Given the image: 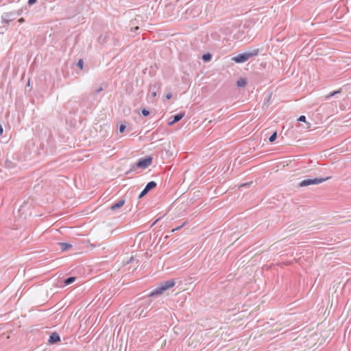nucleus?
I'll list each match as a JSON object with an SVG mask.
<instances>
[{
  "mask_svg": "<svg viewBox=\"0 0 351 351\" xmlns=\"http://www.w3.org/2000/svg\"><path fill=\"white\" fill-rule=\"evenodd\" d=\"M176 282L175 280L171 279L165 282H161L158 287L152 290L149 295L150 297L155 296L157 295L162 294L166 290L169 289L174 287Z\"/></svg>",
  "mask_w": 351,
  "mask_h": 351,
  "instance_id": "f257e3e1",
  "label": "nucleus"
},
{
  "mask_svg": "<svg viewBox=\"0 0 351 351\" xmlns=\"http://www.w3.org/2000/svg\"><path fill=\"white\" fill-rule=\"evenodd\" d=\"M259 50L258 49H254L251 52L239 54L234 56L232 60L236 63H242L247 61L250 58L256 56L258 54Z\"/></svg>",
  "mask_w": 351,
  "mask_h": 351,
  "instance_id": "f03ea898",
  "label": "nucleus"
},
{
  "mask_svg": "<svg viewBox=\"0 0 351 351\" xmlns=\"http://www.w3.org/2000/svg\"><path fill=\"white\" fill-rule=\"evenodd\" d=\"M328 178L306 179L300 183V186H306L311 184H317L326 181Z\"/></svg>",
  "mask_w": 351,
  "mask_h": 351,
  "instance_id": "7ed1b4c3",
  "label": "nucleus"
},
{
  "mask_svg": "<svg viewBox=\"0 0 351 351\" xmlns=\"http://www.w3.org/2000/svg\"><path fill=\"white\" fill-rule=\"evenodd\" d=\"M152 162V157H147L145 158L141 159L138 162L136 166L138 168L145 169L149 167Z\"/></svg>",
  "mask_w": 351,
  "mask_h": 351,
  "instance_id": "20e7f679",
  "label": "nucleus"
},
{
  "mask_svg": "<svg viewBox=\"0 0 351 351\" xmlns=\"http://www.w3.org/2000/svg\"><path fill=\"white\" fill-rule=\"evenodd\" d=\"M156 186V183L154 181H151L148 182L145 187V189L142 191L141 194L139 195V198L143 197L145 195H146L150 190L154 189Z\"/></svg>",
  "mask_w": 351,
  "mask_h": 351,
  "instance_id": "39448f33",
  "label": "nucleus"
},
{
  "mask_svg": "<svg viewBox=\"0 0 351 351\" xmlns=\"http://www.w3.org/2000/svg\"><path fill=\"white\" fill-rule=\"evenodd\" d=\"M184 117V113H180L173 117V119L168 123L169 125H173L175 123L179 121Z\"/></svg>",
  "mask_w": 351,
  "mask_h": 351,
  "instance_id": "423d86ee",
  "label": "nucleus"
},
{
  "mask_svg": "<svg viewBox=\"0 0 351 351\" xmlns=\"http://www.w3.org/2000/svg\"><path fill=\"white\" fill-rule=\"evenodd\" d=\"M124 204H125V199H119L117 203L111 206L110 209L112 210H115L122 207L124 205Z\"/></svg>",
  "mask_w": 351,
  "mask_h": 351,
  "instance_id": "0eeeda50",
  "label": "nucleus"
},
{
  "mask_svg": "<svg viewBox=\"0 0 351 351\" xmlns=\"http://www.w3.org/2000/svg\"><path fill=\"white\" fill-rule=\"evenodd\" d=\"M60 341V336L56 333H53L49 339V342L51 343H56Z\"/></svg>",
  "mask_w": 351,
  "mask_h": 351,
  "instance_id": "6e6552de",
  "label": "nucleus"
},
{
  "mask_svg": "<svg viewBox=\"0 0 351 351\" xmlns=\"http://www.w3.org/2000/svg\"><path fill=\"white\" fill-rule=\"evenodd\" d=\"M237 84L239 87H244L247 84V80L245 78H240L237 82Z\"/></svg>",
  "mask_w": 351,
  "mask_h": 351,
  "instance_id": "1a4fd4ad",
  "label": "nucleus"
},
{
  "mask_svg": "<svg viewBox=\"0 0 351 351\" xmlns=\"http://www.w3.org/2000/svg\"><path fill=\"white\" fill-rule=\"evenodd\" d=\"M298 121H301V122H304V123H306V125H306V128H307V129H308V128H311V123H310L306 122V117H305V116H304V115H301V116L298 119Z\"/></svg>",
  "mask_w": 351,
  "mask_h": 351,
  "instance_id": "9d476101",
  "label": "nucleus"
},
{
  "mask_svg": "<svg viewBox=\"0 0 351 351\" xmlns=\"http://www.w3.org/2000/svg\"><path fill=\"white\" fill-rule=\"evenodd\" d=\"M62 250H66L71 247V245L68 243H60Z\"/></svg>",
  "mask_w": 351,
  "mask_h": 351,
  "instance_id": "9b49d317",
  "label": "nucleus"
},
{
  "mask_svg": "<svg viewBox=\"0 0 351 351\" xmlns=\"http://www.w3.org/2000/svg\"><path fill=\"white\" fill-rule=\"evenodd\" d=\"M75 280V277H69L66 280H65L64 281V284L66 285H70L71 284L72 282H73Z\"/></svg>",
  "mask_w": 351,
  "mask_h": 351,
  "instance_id": "f8f14e48",
  "label": "nucleus"
},
{
  "mask_svg": "<svg viewBox=\"0 0 351 351\" xmlns=\"http://www.w3.org/2000/svg\"><path fill=\"white\" fill-rule=\"evenodd\" d=\"M277 138V132H274L273 134L269 137V141L271 143H273L274 141H276Z\"/></svg>",
  "mask_w": 351,
  "mask_h": 351,
  "instance_id": "ddd939ff",
  "label": "nucleus"
},
{
  "mask_svg": "<svg viewBox=\"0 0 351 351\" xmlns=\"http://www.w3.org/2000/svg\"><path fill=\"white\" fill-rule=\"evenodd\" d=\"M202 59L206 62L209 61L211 59V55L210 53L204 54L202 56Z\"/></svg>",
  "mask_w": 351,
  "mask_h": 351,
  "instance_id": "4468645a",
  "label": "nucleus"
},
{
  "mask_svg": "<svg viewBox=\"0 0 351 351\" xmlns=\"http://www.w3.org/2000/svg\"><path fill=\"white\" fill-rule=\"evenodd\" d=\"M77 66H79V68L82 70L83 69V66H84V62H83V60L80 59L78 60L77 62Z\"/></svg>",
  "mask_w": 351,
  "mask_h": 351,
  "instance_id": "2eb2a0df",
  "label": "nucleus"
},
{
  "mask_svg": "<svg viewBox=\"0 0 351 351\" xmlns=\"http://www.w3.org/2000/svg\"><path fill=\"white\" fill-rule=\"evenodd\" d=\"M142 114L143 116L146 117V116H148L149 114V110H146V109H143L142 110Z\"/></svg>",
  "mask_w": 351,
  "mask_h": 351,
  "instance_id": "dca6fc26",
  "label": "nucleus"
},
{
  "mask_svg": "<svg viewBox=\"0 0 351 351\" xmlns=\"http://www.w3.org/2000/svg\"><path fill=\"white\" fill-rule=\"evenodd\" d=\"M185 225V223H182L181 226H178L173 229L171 230V232H174L176 230H180L181 228H182Z\"/></svg>",
  "mask_w": 351,
  "mask_h": 351,
  "instance_id": "f3484780",
  "label": "nucleus"
},
{
  "mask_svg": "<svg viewBox=\"0 0 351 351\" xmlns=\"http://www.w3.org/2000/svg\"><path fill=\"white\" fill-rule=\"evenodd\" d=\"M340 91L339 90H337V91H334L333 93H331L330 94H329L326 97L327 98H330L332 96H334L335 94L339 93Z\"/></svg>",
  "mask_w": 351,
  "mask_h": 351,
  "instance_id": "a211bd4d",
  "label": "nucleus"
},
{
  "mask_svg": "<svg viewBox=\"0 0 351 351\" xmlns=\"http://www.w3.org/2000/svg\"><path fill=\"white\" fill-rule=\"evenodd\" d=\"M125 129V125H120V127H119L120 132H123Z\"/></svg>",
  "mask_w": 351,
  "mask_h": 351,
  "instance_id": "6ab92c4d",
  "label": "nucleus"
},
{
  "mask_svg": "<svg viewBox=\"0 0 351 351\" xmlns=\"http://www.w3.org/2000/svg\"><path fill=\"white\" fill-rule=\"evenodd\" d=\"M95 246H96V245H93V244H92V243H90V242H88V243H87V247H90V248H91V249H92L93 247H95Z\"/></svg>",
  "mask_w": 351,
  "mask_h": 351,
  "instance_id": "aec40b11",
  "label": "nucleus"
},
{
  "mask_svg": "<svg viewBox=\"0 0 351 351\" xmlns=\"http://www.w3.org/2000/svg\"><path fill=\"white\" fill-rule=\"evenodd\" d=\"M36 2V0H29L28 1V3L29 5H32V4L35 3Z\"/></svg>",
  "mask_w": 351,
  "mask_h": 351,
  "instance_id": "412c9836",
  "label": "nucleus"
},
{
  "mask_svg": "<svg viewBox=\"0 0 351 351\" xmlns=\"http://www.w3.org/2000/svg\"><path fill=\"white\" fill-rule=\"evenodd\" d=\"M3 129L2 125L0 124V135L1 136L3 134Z\"/></svg>",
  "mask_w": 351,
  "mask_h": 351,
  "instance_id": "4be33fe9",
  "label": "nucleus"
},
{
  "mask_svg": "<svg viewBox=\"0 0 351 351\" xmlns=\"http://www.w3.org/2000/svg\"><path fill=\"white\" fill-rule=\"evenodd\" d=\"M18 21L20 23H22L25 21V19L23 18H20Z\"/></svg>",
  "mask_w": 351,
  "mask_h": 351,
  "instance_id": "5701e85b",
  "label": "nucleus"
},
{
  "mask_svg": "<svg viewBox=\"0 0 351 351\" xmlns=\"http://www.w3.org/2000/svg\"><path fill=\"white\" fill-rule=\"evenodd\" d=\"M166 98L167 99H169L171 98V93H168L167 95H166Z\"/></svg>",
  "mask_w": 351,
  "mask_h": 351,
  "instance_id": "b1692460",
  "label": "nucleus"
},
{
  "mask_svg": "<svg viewBox=\"0 0 351 351\" xmlns=\"http://www.w3.org/2000/svg\"><path fill=\"white\" fill-rule=\"evenodd\" d=\"M152 96H153V97H155L156 96V92H153Z\"/></svg>",
  "mask_w": 351,
  "mask_h": 351,
  "instance_id": "393cba45",
  "label": "nucleus"
},
{
  "mask_svg": "<svg viewBox=\"0 0 351 351\" xmlns=\"http://www.w3.org/2000/svg\"><path fill=\"white\" fill-rule=\"evenodd\" d=\"M247 185V184H242L239 185V187H243V186H245Z\"/></svg>",
  "mask_w": 351,
  "mask_h": 351,
  "instance_id": "a878e982",
  "label": "nucleus"
},
{
  "mask_svg": "<svg viewBox=\"0 0 351 351\" xmlns=\"http://www.w3.org/2000/svg\"><path fill=\"white\" fill-rule=\"evenodd\" d=\"M156 221H155L152 223V226H153L154 225H155V223H156Z\"/></svg>",
  "mask_w": 351,
  "mask_h": 351,
  "instance_id": "bb28decb",
  "label": "nucleus"
}]
</instances>
